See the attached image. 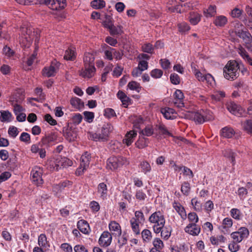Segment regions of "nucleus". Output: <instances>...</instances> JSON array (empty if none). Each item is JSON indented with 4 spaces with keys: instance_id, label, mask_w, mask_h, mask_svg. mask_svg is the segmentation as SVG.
I'll list each match as a JSON object with an SVG mask.
<instances>
[{
    "instance_id": "bb28decb",
    "label": "nucleus",
    "mask_w": 252,
    "mask_h": 252,
    "mask_svg": "<svg viewBox=\"0 0 252 252\" xmlns=\"http://www.w3.org/2000/svg\"><path fill=\"white\" fill-rule=\"evenodd\" d=\"M232 225V220L228 218H225L222 221V225L220 227L221 231L227 232V229Z\"/></svg>"
},
{
    "instance_id": "09e8293b",
    "label": "nucleus",
    "mask_w": 252,
    "mask_h": 252,
    "mask_svg": "<svg viewBox=\"0 0 252 252\" xmlns=\"http://www.w3.org/2000/svg\"><path fill=\"white\" fill-rule=\"evenodd\" d=\"M142 50L144 52L152 54L154 50V47L150 43H145L142 45Z\"/></svg>"
},
{
    "instance_id": "1a4fd4ad",
    "label": "nucleus",
    "mask_w": 252,
    "mask_h": 252,
    "mask_svg": "<svg viewBox=\"0 0 252 252\" xmlns=\"http://www.w3.org/2000/svg\"><path fill=\"white\" fill-rule=\"evenodd\" d=\"M72 165V161L66 157H58L55 160L54 168L59 170L62 168H66Z\"/></svg>"
},
{
    "instance_id": "5701e85b",
    "label": "nucleus",
    "mask_w": 252,
    "mask_h": 252,
    "mask_svg": "<svg viewBox=\"0 0 252 252\" xmlns=\"http://www.w3.org/2000/svg\"><path fill=\"white\" fill-rule=\"evenodd\" d=\"M98 192L103 199L106 198L107 195V186L104 183H100L97 187Z\"/></svg>"
},
{
    "instance_id": "680f3d73",
    "label": "nucleus",
    "mask_w": 252,
    "mask_h": 252,
    "mask_svg": "<svg viewBox=\"0 0 252 252\" xmlns=\"http://www.w3.org/2000/svg\"><path fill=\"white\" fill-rule=\"evenodd\" d=\"M109 32L112 35L120 34L122 32L120 27H115L114 25L111 28Z\"/></svg>"
},
{
    "instance_id": "7ed1b4c3",
    "label": "nucleus",
    "mask_w": 252,
    "mask_h": 252,
    "mask_svg": "<svg viewBox=\"0 0 252 252\" xmlns=\"http://www.w3.org/2000/svg\"><path fill=\"white\" fill-rule=\"evenodd\" d=\"M239 65L235 61L228 62L223 68V75L227 80H234L239 75Z\"/></svg>"
},
{
    "instance_id": "6e6552de",
    "label": "nucleus",
    "mask_w": 252,
    "mask_h": 252,
    "mask_svg": "<svg viewBox=\"0 0 252 252\" xmlns=\"http://www.w3.org/2000/svg\"><path fill=\"white\" fill-rule=\"evenodd\" d=\"M90 158L91 157L87 153L81 157L80 165L76 171V175L79 176L83 174L84 171L89 167Z\"/></svg>"
},
{
    "instance_id": "aec40b11",
    "label": "nucleus",
    "mask_w": 252,
    "mask_h": 252,
    "mask_svg": "<svg viewBox=\"0 0 252 252\" xmlns=\"http://www.w3.org/2000/svg\"><path fill=\"white\" fill-rule=\"evenodd\" d=\"M235 131L232 127L226 126L221 130V135L223 138H230L234 135Z\"/></svg>"
},
{
    "instance_id": "37998d69",
    "label": "nucleus",
    "mask_w": 252,
    "mask_h": 252,
    "mask_svg": "<svg viewBox=\"0 0 252 252\" xmlns=\"http://www.w3.org/2000/svg\"><path fill=\"white\" fill-rule=\"evenodd\" d=\"M141 133L144 136H150L154 134V129L152 126H146L141 131Z\"/></svg>"
},
{
    "instance_id": "f8f14e48",
    "label": "nucleus",
    "mask_w": 252,
    "mask_h": 252,
    "mask_svg": "<svg viewBox=\"0 0 252 252\" xmlns=\"http://www.w3.org/2000/svg\"><path fill=\"white\" fill-rule=\"evenodd\" d=\"M227 108L230 113L238 117L242 116L244 112L240 106L236 104L234 102H230L227 103Z\"/></svg>"
},
{
    "instance_id": "a19ab883",
    "label": "nucleus",
    "mask_w": 252,
    "mask_h": 252,
    "mask_svg": "<svg viewBox=\"0 0 252 252\" xmlns=\"http://www.w3.org/2000/svg\"><path fill=\"white\" fill-rule=\"evenodd\" d=\"M63 135L65 138L69 141L74 140L75 136L73 135L72 131L69 129H65L63 130Z\"/></svg>"
},
{
    "instance_id": "4d7b16f0",
    "label": "nucleus",
    "mask_w": 252,
    "mask_h": 252,
    "mask_svg": "<svg viewBox=\"0 0 252 252\" xmlns=\"http://www.w3.org/2000/svg\"><path fill=\"white\" fill-rule=\"evenodd\" d=\"M179 31L181 32H186L190 30V27L186 23H181L178 25Z\"/></svg>"
},
{
    "instance_id": "a878e982",
    "label": "nucleus",
    "mask_w": 252,
    "mask_h": 252,
    "mask_svg": "<svg viewBox=\"0 0 252 252\" xmlns=\"http://www.w3.org/2000/svg\"><path fill=\"white\" fill-rule=\"evenodd\" d=\"M161 112L166 119H173L172 115L175 113V111L172 108H164L161 109Z\"/></svg>"
},
{
    "instance_id": "72a5a7b5",
    "label": "nucleus",
    "mask_w": 252,
    "mask_h": 252,
    "mask_svg": "<svg viewBox=\"0 0 252 252\" xmlns=\"http://www.w3.org/2000/svg\"><path fill=\"white\" fill-rule=\"evenodd\" d=\"M243 129L249 133H252V120H246L242 123Z\"/></svg>"
},
{
    "instance_id": "c85d7f7f",
    "label": "nucleus",
    "mask_w": 252,
    "mask_h": 252,
    "mask_svg": "<svg viewBox=\"0 0 252 252\" xmlns=\"http://www.w3.org/2000/svg\"><path fill=\"white\" fill-rule=\"evenodd\" d=\"M12 115L8 111L0 112V120L2 122H9L11 120Z\"/></svg>"
},
{
    "instance_id": "20e7f679",
    "label": "nucleus",
    "mask_w": 252,
    "mask_h": 252,
    "mask_svg": "<svg viewBox=\"0 0 252 252\" xmlns=\"http://www.w3.org/2000/svg\"><path fill=\"white\" fill-rule=\"evenodd\" d=\"M112 130V127L110 124H104L101 127L100 131L91 134L90 137L96 141H106L108 140L109 133Z\"/></svg>"
},
{
    "instance_id": "423d86ee",
    "label": "nucleus",
    "mask_w": 252,
    "mask_h": 252,
    "mask_svg": "<svg viewBox=\"0 0 252 252\" xmlns=\"http://www.w3.org/2000/svg\"><path fill=\"white\" fill-rule=\"evenodd\" d=\"M42 169L38 166L34 167L31 171V180L32 183L37 186L43 183V180L42 178Z\"/></svg>"
},
{
    "instance_id": "0e129e2a",
    "label": "nucleus",
    "mask_w": 252,
    "mask_h": 252,
    "mask_svg": "<svg viewBox=\"0 0 252 252\" xmlns=\"http://www.w3.org/2000/svg\"><path fill=\"white\" fill-rule=\"evenodd\" d=\"M159 63L164 69H167L170 67V62L167 59H161L159 61Z\"/></svg>"
},
{
    "instance_id": "79ce46f5",
    "label": "nucleus",
    "mask_w": 252,
    "mask_h": 252,
    "mask_svg": "<svg viewBox=\"0 0 252 252\" xmlns=\"http://www.w3.org/2000/svg\"><path fill=\"white\" fill-rule=\"evenodd\" d=\"M193 119L195 122L199 124H202L204 122V118L202 111L200 112H196L193 114Z\"/></svg>"
},
{
    "instance_id": "9b49d317",
    "label": "nucleus",
    "mask_w": 252,
    "mask_h": 252,
    "mask_svg": "<svg viewBox=\"0 0 252 252\" xmlns=\"http://www.w3.org/2000/svg\"><path fill=\"white\" fill-rule=\"evenodd\" d=\"M66 0H45V3L53 10L63 9L65 5Z\"/></svg>"
},
{
    "instance_id": "0eeeda50",
    "label": "nucleus",
    "mask_w": 252,
    "mask_h": 252,
    "mask_svg": "<svg viewBox=\"0 0 252 252\" xmlns=\"http://www.w3.org/2000/svg\"><path fill=\"white\" fill-rule=\"evenodd\" d=\"M249 234L248 229L245 227H241L237 231L233 232L231 234L232 238L236 242L240 243L244 239L247 238Z\"/></svg>"
},
{
    "instance_id": "4468645a",
    "label": "nucleus",
    "mask_w": 252,
    "mask_h": 252,
    "mask_svg": "<svg viewBox=\"0 0 252 252\" xmlns=\"http://www.w3.org/2000/svg\"><path fill=\"white\" fill-rule=\"evenodd\" d=\"M174 95L175 97V101H174V105L178 108L184 107V104L183 100L184 95L182 91L177 90L174 93Z\"/></svg>"
},
{
    "instance_id": "4c0bfd02",
    "label": "nucleus",
    "mask_w": 252,
    "mask_h": 252,
    "mask_svg": "<svg viewBox=\"0 0 252 252\" xmlns=\"http://www.w3.org/2000/svg\"><path fill=\"white\" fill-rule=\"evenodd\" d=\"M181 191L186 196H188L190 191V184L187 182H184L181 186Z\"/></svg>"
},
{
    "instance_id": "58836bf2",
    "label": "nucleus",
    "mask_w": 252,
    "mask_h": 252,
    "mask_svg": "<svg viewBox=\"0 0 252 252\" xmlns=\"http://www.w3.org/2000/svg\"><path fill=\"white\" fill-rule=\"evenodd\" d=\"M75 58V53L72 49L69 48L65 51L64 59L66 60H73Z\"/></svg>"
},
{
    "instance_id": "f3484780",
    "label": "nucleus",
    "mask_w": 252,
    "mask_h": 252,
    "mask_svg": "<svg viewBox=\"0 0 252 252\" xmlns=\"http://www.w3.org/2000/svg\"><path fill=\"white\" fill-rule=\"evenodd\" d=\"M57 67H55L53 63L49 66L45 67L42 70L43 75L47 77L55 75Z\"/></svg>"
},
{
    "instance_id": "412c9836",
    "label": "nucleus",
    "mask_w": 252,
    "mask_h": 252,
    "mask_svg": "<svg viewBox=\"0 0 252 252\" xmlns=\"http://www.w3.org/2000/svg\"><path fill=\"white\" fill-rule=\"evenodd\" d=\"M227 22V18L223 15L217 16L214 21V24L219 27H222Z\"/></svg>"
},
{
    "instance_id": "ddd939ff",
    "label": "nucleus",
    "mask_w": 252,
    "mask_h": 252,
    "mask_svg": "<svg viewBox=\"0 0 252 252\" xmlns=\"http://www.w3.org/2000/svg\"><path fill=\"white\" fill-rule=\"evenodd\" d=\"M112 237L108 231H104L101 235L99 240V244L103 247L109 246L112 242Z\"/></svg>"
},
{
    "instance_id": "a211bd4d",
    "label": "nucleus",
    "mask_w": 252,
    "mask_h": 252,
    "mask_svg": "<svg viewBox=\"0 0 252 252\" xmlns=\"http://www.w3.org/2000/svg\"><path fill=\"white\" fill-rule=\"evenodd\" d=\"M77 228L84 234H88L90 231V227L88 222L84 220H81L77 222Z\"/></svg>"
},
{
    "instance_id": "de8ad7c7",
    "label": "nucleus",
    "mask_w": 252,
    "mask_h": 252,
    "mask_svg": "<svg viewBox=\"0 0 252 252\" xmlns=\"http://www.w3.org/2000/svg\"><path fill=\"white\" fill-rule=\"evenodd\" d=\"M38 243L40 247H46L48 246L47 238L45 234H41L39 235Z\"/></svg>"
},
{
    "instance_id": "338daca9",
    "label": "nucleus",
    "mask_w": 252,
    "mask_h": 252,
    "mask_svg": "<svg viewBox=\"0 0 252 252\" xmlns=\"http://www.w3.org/2000/svg\"><path fill=\"white\" fill-rule=\"evenodd\" d=\"M8 133L9 135L15 138L18 134V131L17 127L15 126H10L8 129Z\"/></svg>"
},
{
    "instance_id": "4be33fe9",
    "label": "nucleus",
    "mask_w": 252,
    "mask_h": 252,
    "mask_svg": "<svg viewBox=\"0 0 252 252\" xmlns=\"http://www.w3.org/2000/svg\"><path fill=\"white\" fill-rule=\"evenodd\" d=\"M201 18V15L195 12H190L188 17V19L190 23L193 25H196L200 21Z\"/></svg>"
},
{
    "instance_id": "e433bc0d",
    "label": "nucleus",
    "mask_w": 252,
    "mask_h": 252,
    "mask_svg": "<svg viewBox=\"0 0 252 252\" xmlns=\"http://www.w3.org/2000/svg\"><path fill=\"white\" fill-rule=\"evenodd\" d=\"M157 130L159 131V134L165 136H172V134L168 131L166 127L163 125H157Z\"/></svg>"
},
{
    "instance_id": "603ef678",
    "label": "nucleus",
    "mask_w": 252,
    "mask_h": 252,
    "mask_svg": "<svg viewBox=\"0 0 252 252\" xmlns=\"http://www.w3.org/2000/svg\"><path fill=\"white\" fill-rule=\"evenodd\" d=\"M127 86L131 90H135L138 92L140 91L141 88L140 84L134 81L129 82Z\"/></svg>"
},
{
    "instance_id": "052dcab7",
    "label": "nucleus",
    "mask_w": 252,
    "mask_h": 252,
    "mask_svg": "<svg viewBox=\"0 0 252 252\" xmlns=\"http://www.w3.org/2000/svg\"><path fill=\"white\" fill-rule=\"evenodd\" d=\"M20 140L22 142L30 143L31 142L30 135L27 132H23L21 134Z\"/></svg>"
},
{
    "instance_id": "dca6fc26",
    "label": "nucleus",
    "mask_w": 252,
    "mask_h": 252,
    "mask_svg": "<svg viewBox=\"0 0 252 252\" xmlns=\"http://www.w3.org/2000/svg\"><path fill=\"white\" fill-rule=\"evenodd\" d=\"M57 138V135L54 133H51L48 135H46L41 140V145L46 146V147H49L51 143L56 140Z\"/></svg>"
},
{
    "instance_id": "473e14b6",
    "label": "nucleus",
    "mask_w": 252,
    "mask_h": 252,
    "mask_svg": "<svg viewBox=\"0 0 252 252\" xmlns=\"http://www.w3.org/2000/svg\"><path fill=\"white\" fill-rule=\"evenodd\" d=\"M222 154L224 157L230 159L233 164H234L235 153L233 152L231 149L224 150L223 151Z\"/></svg>"
},
{
    "instance_id": "3c124183",
    "label": "nucleus",
    "mask_w": 252,
    "mask_h": 252,
    "mask_svg": "<svg viewBox=\"0 0 252 252\" xmlns=\"http://www.w3.org/2000/svg\"><path fill=\"white\" fill-rule=\"evenodd\" d=\"M173 207L181 217H183V216H186L185 209L181 205L177 203H174L173 204Z\"/></svg>"
},
{
    "instance_id": "e2e57ef3",
    "label": "nucleus",
    "mask_w": 252,
    "mask_h": 252,
    "mask_svg": "<svg viewBox=\"0 0 252 252\" xmlns=\"http://www.w3.org/2000/svg\"><path fill=\"white\" fill-rule=\"evenodd\" d=\"M11 105L13 106V110L15 115H18V114L22 113L23 111V108L21 106H20V104L16 103L14 102L11 103Z\"/></svg>"
},
{
    "instance_id": "bf43d9fd",
    "label": "nucleus",
    "mask_w": 252,
    "mask_h": 252,
    "mask_svg": "<svg viewBox=\"0 0 252 252\" xmlns=\"http://www.w3.org/2000/svg\"><path fill=\"white\" fill-rule=\"evenodd\" d=\"M231 216L236 220H240L241 216L240 211L236 208H233L230 211Z\"/></svg>"
},
{
    "instance_id": "2eb2a0df",
    "label": "nucleus",
    "mask_w": 252,
    "mask_h": 252,
    "mask_svg": "<svg viewBox=\"0 0 252 252\" xmlns=\"http://www.w3.org/2000/svg\"><path fill=\"white\" fill-rule=\"evenodd\" d=\"M186 232L193 235H198L200 232V228L195 223L189 224L185 228Z\"/></svg>"
},
{
    "instance_id": "13d9d810",
    "label": "nucleus",
    "mask_w": 252,
    "mask_h": 252,
    "mask_svg": "<svg viewBox=\"0 0 252 252\" xmlns=\"http://www.w3.org/2000/svg\"><path fill=\"white\" fill-rule=\"evenodd\" d=\"M83 114L84 115V118L87 122L89 123L93 122L94 118V113L93 112L85 111Z\"/></svg>"
},
{
    "instance_id": "7c9ffc66",
    "label": "nucleus",
    "mask_w": 252,
    "mask_h": 252,
    "mask_svg": "<svg viewBox=\"0 0 252 252\" xmlns=\"http://www.w3.org/2000/svg\"><path fill=\"white\" fill-rule=\"evenodd\" d=\"M216 13V7L215 5H210L208 9L204 10V14L207 18L214 16Z\"/></svg>"
},
{
    "instance_id": "49530a36",
    "label": "nucleus",
    "mask_w": 252,
    "mask_h": 252,
    "mask_svg": "<svg viewBox=\"0 0 252 252\" xmlns=\"http://www.w3.org/2000/svg\"><path fill=\"white\" fill-rule=\"evenodd\" d=\"M141 171L144 173L149 172L151 170V167L150 164L146 161H142L140 164Z\"/></svg>"
},
{
    "instance_id": "393cba45",
    "label": "nucleus",
    "mask_w": 252,
    "mask_h": 252,
    "mask_svg": "<svg viewBox=\"0 0 252 252\" xmlns=\"http://www.w3.org/2000/svg\"><path fill=\"white\" fill-rule=\"evenodd\" d=\"M70 103L73 107L79 109L84 106V102L80 98L76 97L71 98Z\"/></svg>"
},
{
    "instance_id": "39448f33",
    "label": "nucleus",
    "mask_w": 252,
    "mask_h": 252,
    "mask_svg": "<svg viewBox=\"0 0 252 252\" xmlns=\"http://www.w3.org/2000/svg\"><path fill=\"white\" fill-rule=\"evenodd\" d=\"M128 162L126 158L121 157H113L108 159L107 167L112 170L120 168L124 165H127Z\"/></svg>"
},
{
    "instance_id": "774afa93",
    "label": "nucleus",
    "mask_w": 252,
    "mask_h": 252,
    "mask_svg": "<svg viewBox=\"0 0 252 252\" xmlns=\"http://www.w3.org/2000/svg\"><path fill=\"white\" fill-rule=\"evenodd\" d=\"M170 81L171 83L173 84H179L180 81V77L177 74H171L170 75Z\"/></svg>"
},
{
    "instance_id": "c9c22d12",
    "label": "nucleus",
    "mask_w": 252,
    "mask_h": 252,
    "mask_svg": "<svg viewBox=\"0 0 252 252\" xmlns=\"http://www.w3.org/2000/svg\"><path fill=\"white\" fill-rule=\"evenodd\" d=\"M91 6L94 9H101L105 6L103 0H94L91 2Z\"/></svg>"
},
{
    "instance_id": "c756f323",
    "label": "nucleus",
    "mask_w": 252,
    "mask_h": 252,
    "mask_svg": "<svg viewBox=\"0 0 252 252\" xmlns=\"http://www.w3.org/2000/svg\"><path fill=\"white\" fill-rule=\"evenodd\" d=\"M238 53L241 55V56L248 62L249 64L252 65V59L250 57L248 53L244 48H239Z\"/></svg>"
},
{
    "instance_id": "6ab92c4d",
    "label": "nucleus",
    "mask_w": 252,
    "mask_h": 252,
    "mask_svg": "<svg viewBox=\"0 0 252 252\" xmlns=\"http://www.w3.org/2000/svg\"><path fill=\"white\" fill-rule=\"evenodd\" d=\"M136 135V132L134 130L129 131L126 133L125 138L123 139V143L126 144L127 146H129L133 142Z\"/></svg>"
},
{
    "instance_id": "cd10ccee",
    "label": "nucleus",
    "mask_w": 252,
    "mask_h": 252,
    "mask_svg": "<svg viewBox=\"0 0 252 252\" xmlns=\"http://www.w3.org/2000/svg\"><path fill=\"white\" fill-rule=\"evenodd\" d=\"M109 228L110 231L116 232V234L120 235L122 231L120 224L115 221H111L109 224Z\"/></svg>"
},
{
    "instance_id": "f03ea898",
    "label": "nucleus",
    "mask_w": 252,
    "mask_h": 252,
    "mask_svg": "<svg viewBox=\"0 0 252 252\" xmlns=\"http://www.w3.org/2000/svg\"><path fill=\"white\" fill-rule=\"evenodd\" d=\"M94 57L90 53L85 54L84 58L85 69H82L80 72V75L84 78H90L94 76L95 71L94 67Z\"/></svg>"
},
{
    "instance_id": "6e6d98bb",
    "label": "nucleus",
    "mask_w": 252,
    "mask_h": 252,
    "mask_svg": "<svg viewBox=\"0 0 252 252\" xmlns=\"http://www.w3.org/2000/svg\"><path fill=\"white\" fill-rule=\"evenodd\" d=\"M163 74V71L159 69H154L151 72V75L155 78H159Z\"/></svg>"
},
{
    "instance_id": "ea45409f",
    "label": "nucleus",
    "mask_w": 252,
    "mask_h": 252,
    "mask_svg": "<svg viewBox=\"0 0 252 252\" xmlns=\"http://www.w3.org/2000/svg\"><path fill=\"white\" fill-rule=\"evenodd\" d=\"M118 97L122 101L124 105H127L129 98L122 91H119L117 93Z\"/></svg>"
},
{
    "instance_id": "b1692460",
    "label": "nucleus",
    "mask_w": 252,
    "mask_h": 252,
    "mask_svg": "<svg viewBox=\"0 0 252 252\" xmlns=\"http://www.w3.org/2000/svg\"><path fill=\"white\" fill-rule=\"evenodd\" d=\"M172 229L171 226H164L161 232V236L165 240H168L171 235Z\"/></svg>"
},
{
    "instance_id": "69168bd1",
    "label": "nucleus",
    "mask_w": 252,
    "mask_h": 252,
    "mask_svg": "<svg viewBox=\"0 0 252 252\" xmlns=\"http://www.w3.org/2000/svg\"><path fill=\"white\" fill-rule=\"evenodd\" d=\"M188 219L191 223H195L198 221V218L195 213H190L188 214Z\"/></svg>"
},
{
    "instance_id": "8fccbe9b",
    "label": "nucleus",
    "mask_w": 252,
    "mask_h": 252,
    "mask_svg": "<svg viewBox=\"0 0 252 252\" xmlns=\"http://www.w3.org/2000/svg\"><path fill=\"white\" fill-rule=\"evenodd\" d=\"M141 234L144 241L149 242L151 240L152 238V233L149 230L144 229L142 231Z\"/></svg>"
},
{
    "instance_id": "f257e3e1",
    "label": "nucleus",
    "mask_w": 252,
    "mask_h": 252,
    "mask_svg": "<svg viewBox=\"0 0 252 252\" xmlns=\"http://www.w3.org/2000/svg\"><path fill=\"white\" fill-rule=\"evenodd\" d=\"M21 37L20 42L23 45L29 47L32 40L34 38L35 44L38 43L39 40L38 31H34V28L31 26L23 25L20 29Z\"/></svg>"
},
{
    "instance_id": "c03bdc74",
    "label": "nucleus",
    "mask_w": 252,
    "mask_h": 252,
    "mask_svg": "<svg viewBox=\"0 0 252 252\" xmlns=\"http://www.w3.org/2000/svg\"><path fill=\"white\" fill-rule=\"evenodd\" d=\"M24 99V96L23 94H16L11 97L10 101L11 104L14 102L16 103L20 104Z\"/></svg>"
},
{
    "instance_id": "9d476101",
    "label": "nucleus",
    "mask_w": 252,
    "mask_h": 252,
    "mask_svg": "<svg viewBox=\"0 0 252 252\" xmlns=\"http://www.w3.org/2000/svg\"><path fill=\"white\" fill-rule=\"evenodd\" d=\"M149 220L151 223L158 224L161 226H164L165 222L163 215L159 211L153 213L149 217Z\"/></svg>"
},
{
    "instance_id": "f704fd0d",
    "label": "nucleus",
    "mask_w": 252,
    "mask_h": 252,
    "mask_svg": "<svg viewBox=\"0 0 252 252\" xmlns=\"http://www.w3.org/2000/svg\"><path fill=\"white\" fill-rule=\"evenodd\" d=\"M236 34L243 39L244 43L252 38L251 35L249 32H244L242 29H241V31L236 32Z\"/></svg>"
},
{
    "instance_id": "a18cd8bd",
    "label": "nucleus",
    "mask_w": 252,
    "mask_h": 252,
    "mask_svg": "<svg viewBox=\"0 0 252 252\" xmlns=\"http://www.w3.org/2000/svg\"><path fill=\"white\" fill-rule=\"evenodd\" d=\"M191 205L193 206L194 209L197 212H201L202 210V205L200 202L198 201L196 198H193L191 201Z\"/></svg>"
},
{
    "instance_id": "864d4df0",
    "label": "nucleus",
    "mask_w": 252,
    "mask_h": 252,
    "mask_svg": "<svg viewBox=\"0 0 252 252\" xmlns=\"http://www.w3.org/2000/svg\"><path fill=\"white\" fill-rule=\"evenodd\" d=\"M153 245L154 246L153 248H156V249H158L159 250H162L164 247L162 241L159 238H158L154 239L153 241Z\"/></svg>"
},
{
    "instance_id": "2f4dec72",
    "label": "nucleus",
    "mask_w": 252,
    "mask_h": 252,
    "mask_svg": "<svg viewBox=\"0 0 252 252\" xmlns=\"http://www.w3.org/2000/svg\"><path fill=\"white\" fill-rule=\"evenodd\" d=\"M130 222L131 225L132 229L134 232V233L136 235L139 234L140 233V230H139V222H138L136 220V219H135V218H132L130 220Z\"/></svg>"
},
{
    "instance_id": "5fc2aeb1",
    "label": "nucleus",
    "mask_w": 252,
    "mask_h": 252,
    "mask_svg": "<svg viewBox=\"0 0 252 252\" xmlns=\"http://www.w3.org/2000/svg\"><path fill=\"white\" fill-rule=\"evenodd\" d=\"M147 140V139L144 138L142 139L139 140L135 143V145L137 148L142 149L148 146Z\"/></svg>"
}]
</instances>
